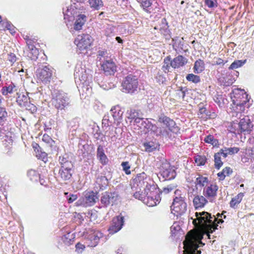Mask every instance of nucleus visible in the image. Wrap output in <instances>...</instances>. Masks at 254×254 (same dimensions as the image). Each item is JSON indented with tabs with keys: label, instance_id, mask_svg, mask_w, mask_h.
<instances>
[{
	"label": "nucleus",
	"instance_id": "f257e3e1",
	"mask_svg": "<svg viewBox=\"0 0 254 254\" xmlns=\"http://www.w3.org/2000/svg\"><path fill=\"white\" fill-rule=\"evenodd\" d=\"M222 214L218 213L217 217L211 216L207 212H196V218L193 220L194 230H191L185 236V238H203L206 235L208 238H210V234L217 229L218 224L222 223L224 221L221 218Z\"/></svg>",
	"mask_w": 254,
	"mask_h": 254
},
{
	"label": "nucleus",
	"instance_id": "f03ea898",
	"mask_svg": "<svg viewBox=\"0 0 254 254\" xmlns=\"http://www.w3.org/2000/svg\"><path fill=\"white\" fill-rule=\"evenodd\" d=\"M233 104V111L232 113L233 118L240 119V121L234 119L232 126L234 127L238 125V130L244 134H249L252 130L254 125L250 117L244 116L243 118L242 113L244 111L246 105L248 104L249 100L248 95L244 90L238 89L233 91V96L231 97Z\"/></svg>",
	"mask_w": 254,
	"mask_h": 254
},
{
	"label": "nucleus",
	"instance_id": "7ed1b4c3",
	"mask_svg": "<svg viewBox=\"0 0 254 254\" xmlns=\"http://www.w3.org/2000/svg\"><path fill=\"white\" fill-rule=\"evenodd\" d=\"M133 184L131 187L132 190L134 189H138L140 190L143 189L145 193L148 194V191L152 192L156 190V186L154 182L147 176L144 173L139 174L133 180Z\"/></svg>",
	"mask_w": 254,
	"mask_h": 254
},
{
	"label": "nucleus",
	"instance_id": "20e7f679",
	"mask_svg": "<svg viewBox=\"0 0 254 254\" xmlns=\"http://www.w3.org/2000/svg\"><path fill=\"white\" fill-rule=\"evenodd\" d=\"M91 72L92 71L89 69L86 68L84 65H77L74 73L76 82H79V85H81L82 87L89 90L88 86L92 80Z\"/></svg>",
	"mask_w": 254,
	"mask_h": 254
},
{
	"label": "nucleus",
	"instance_id": "39448f33",
	"mask_svg": "<svg viewBox=\"0 0 254 254\" xmlns=\"http://www.w3.org/2000/svg\"><path fill=\"white\" fill-rule=\"evenodd\" d=\"M59 162L61 166L59 171L61 178L64 180H69L71 177L73 168L70 159L67 154H64L60 157Z\"/></svg>",
	"mask_w": 254,
	"mask_h": 254
},
{
	"label": "nucleus",
	"instance_id": "423d86ee",
	"mask_svg": "<svg viewBox=\"0 0 254 254\" xmlns=\"http://www.w3.org/2000/svg\"><path fill=\"white\" fill-rule=\"evenodd\" d=\"M202 239H184L182 242L184 249L183 254H200L201 250H198L204 245Z\"/></svg>",
	"mask_w": 254,
	"mask_h": 254
},
{
	"label": "nucleus",
	"instance_id": "0eeeda50",
	"mask_svg": "<svg viewBox=\"0 0 254 254\" xmlns=\"http://www.w3.org/2000/svg\"><path fill=\"white\" fill-rule=\"evenodd\" d=\"M52 104L58 109L63 110L69 103L67 94L61 91L54 90L52 93Z\"/></svg>",
	"mask_w": 254,
	"mask_h": 254
},
{
	"label": "nucleus",
	"instance_id": "6e6552de",
	"mask_svg": "<svg viewBox=\"0 0 254 254\" xmlns=\"http://www.w3.org/2000/svg\"><path fill=\"white\" fill-rule=\"evenodd\" d=\"M187 205L183 197H176L171 206L172 213L177 216L184 214L187 210Z\"/></svg>",
	"mask_w": 254,
	"mask_h": 254
},
{
	"label": "nucleus",
	"instance_id": "1a4fd4ad",
	"mask_svg": "<svg viewBox=\"0 0 254 254\" xmlns=\"http://www.w3.org/2000/svg\"><path fill=\"white\" fill-rule=\"evenodd\" d=\"M123 91L126 93H133L138 87V79L135 75H127L122 83Z\"/></svg>",
	"mask_w": 254,
	"mask_h": 254
},
{
	"label": "nucleus",
	"instance_id": "9d476101",
	"mask_svg": "<svg viewBox=\"0 0 254 254\" xmlns=\"http://www.w3.org/2000/svg\"><path fill=\"white\" fill-rule=\"evenodd\" d=\"M160 174L165 180H171L175 178L176 173L174 166L171 165L165 160L162 162L160 168Z\"/></svg>",
	"mask_w": 254,
	"mask_h": 254
},
{
	"label": "nucleus",
	"instance_id": "9b49d317",
	"mask_svg": "<svg viewBox=\"0 0 254 254\" xmlns=\"http://www.w3.org/2000/svg\"><path fill=\"white\" fill-rule=\"evenodd\" d=\"M52 74V69L48 66H42L36 70L37 79L44 83L50 82Z\"/></svg>",
	"mask_w": 254,
	"mask_h": 254
},
{
	"label": "nucleus",
	"instance_id": "f8f14e48",
	"mask_svg": "<svg viewBox=\"0 0 254 254\" xmlns=\"http://www.w3.org/2000/svg\"><path fill=\"white\" fill-rule=\"evenodd\" d=\"M97 194L98 193L96 192H85L84 196L76 202L77 205H83L85 207L93 205L98 199Z\"/></svg>",
	"mask_w": 254,
	"mask_h": 254
},
{
	"label": "nucleus",
	"instance_id": "ddd939ff",
	"mask_svg": "<svg viewBox=\"0 0 254 254\" xmlns=\"http://www.w3.org/2000/svg\"><path fill=\"white\" fill-rule=\"evenodd\" d=\"M92 42V38L88 34L79 35L74 40V43L81 51L88 49Z\"/></svg>",
	"mask_w": 254,
	"mask_h": 254
},
{
	"label": "nucleus",
	"instance_id": "4468645a",
	"mask_svg": "<svg viewBox=\"0 0 254 254\" xmlns=\"http://www.w3.org/2000/svg\"><path fill=\"white\" fill-rule=\"evenodd\" d=\"M124 216L121 214L114 217L113 219L111 225L108 229L109 233L113 234L120 231L124 225Z\"/></svg>",
	"mask_w": 254,
	"mask_h": 254
},
{
	"label": "nucleus",
	"instance_id": "2eb2a0df",
	"mask_svg": "<svg viewBox=\"0 0 254 254\" xmlns=\"http://www.w3.org/2000/svg\"><path fill=\"white\" fill-rule=\"evenodd\" d=\"M168 27L169 26L166 19L165 18H162L159 24L154 27V29L159 30V32L165 39H169L171 37V32Z\"/></svg>",
	"mask_w": 254,
	"mask_h": 254
},
{
	"label": "nucleus",
	"instance_id": "dca6fc26",
	"mask_svg": "<svg viewBox=\"0 0 254 254\" xmlns=\"http://www.w3.org/2000/svg\"><path fill=\"white\" fill-rule=\"evenodd\" d=\"M148 192L149 194L146 195L143 202L150 207L156 205L159 203V197L156 196L158 193L157 189L156 188V190H153L152 192L151 191H148Z\"/></svg>",
	"mask_w": 254,
	"mask_h": 254
},
{
	"label": "nucleus",
	"instance_id": "f3484780",
	"mask_svg": "<svg viewBox=\"0 0 254 254\" xmlns=\"http://www.w3.org/2000/svg\"><path fill=\"white\" fill-rule=\"evenodd\" d=\"M133 123L134 126L138 127V129H142L144 132L149 131V127L151 123L147 119H144L143 118H137L134 121Z\"/></svg>",
	"mask_w": 254,
	"mask_h": 254
},
{
	"label": "nucleus",
	"instance_id": "a211bd4d",
	"mask_svg": "<svg viewBox=\"0 0 254 254\" xmlns=\"http://www.w3.org/2000/svg\"><path fill=\"white\" fill-rule=\"evenodd\" d=\"M100 64L102 69L107 75L112 74L116 71L115 64L110 58Z\"/></svg>",
	"mask_w": 254,
	"mask_h": 254
},
{
	"label": "nucleus",
	"instance_id": "6ab92c4d",
	"mask_svg": "<svg viewBox=\"0 0 254 254\" xmlns=\"http://www.w3.org/2000/svg\"><path fill=\"white\" fill-rule=\"evenodd\" d=\"M218 187L215 184H212L205 187L203 191V195L212 200L217 194Z\"/></svg>",
	"mask_w": 254,
	"mask_h": 254
},
{
	"label": "nucleus",
	"instance_id": "aec40b11",
	"mask_svg": "<svg viewBox=\"0 0 254 254\" xmlns=\"http://www.w3.org/2000/svg\"><path fill=\"white\" fill-rule=\"evenodd\" d=\"M63 13L64 19H67L69 21L73 20L75 16L77 14V9L75 3L71 5L70 7H67L66 10L63 8Z\"/></svg>",
	"mask_w": 254,
	"mask_h": 254
},
{
	"label": "nucleus",
	"instance_id": "412c9836",
	"mask_svg": "<svg viewBox=\"0 0 254 254\" xmlns=\"http://www.w3.org/2000/svg\"><path fill=\"white\" fill-rule=\"evenodd\" d=\"M118 197L116 193L105 192L101 198V203L105 206L108 205L111 202L115 201Z\"/></svg>",
	"mask_w": 254,
	"mask_h": 254
},
{
	"label": "nucleus",
	"instance_id": "4be33fe9",
	"mask_svg": "<svg viewBox=\"0 0 254 254\" xmlns=\"http://www.w3.org/2000/svg\"><path fill=\"white\" fill-rule=\"evenodd\" d=\"M158 122L161 123H163L166 127L171 131H174L175 129V123L174 121L169 118L165 116L164 115H161L159 117Z\"/></svg>",
	"mask_w": 254,
	"mask_h": 254
},
{
	"label": "nucleus",
	"instance_id": "5701e85b",
	"mask_svg": "<svg viewBox=\"0 0 254 254\" xmlns=\"http://www.w3.org/2000/svg\"><path fill=\"white\" fill-rule=\"evenodd\" d=\"M31 43L30 41L27 42L28 49L27 56L32 60H36L39 55V50Z\"/></svg>",
	"mask_w": 254,
	"mask_h": 254
},
{
	"label": "nucleus",
	"instance_id": "b1692460",
	"mask_svg": "<svg viewBox=\"0 0 254 254\" xmlns=\"http://www.w3.org/2000/svg\"><path fill=\"white\" fill-rule=\"evenodd\" d=\"M110 114L114 120V123L118 124L122 120L123 112L121 110L120 107L116 106L111 109Z\"/></svg>",
	"mask_w": 254,
	"mask_h": 254
},
{
	"label": "nucleus",
	"instance_id": "393cba45",
	"mask_svg": "<svg viewBox=\"0 0 254 254\" xmlns=\"http://www.w3.org/2000/svg\"><path fill=\"white\" fill-rule=\"evenodd\" d=\"M187 62L186 58L182 56H178L174 58L170 63L171 66L174 68L183 66Z\"/></svg>",
	"mask_w": 254,
	"mask_h": 254
},
{
	"label": "nucleus",
	"instance_id": "a878e982",
	"mask_svg": "<svg viewBox=\"0 0 254 254\" xmlns=\"http://www.w3.org/2000/svg\"><path fill=\"white\" fill-rule=\"evenodd\" d=\"M149 131L154 133L156 136H166L168 134L167 130L163 127H158L152 123L149 127Z\"/></svg>",
	"mask_w": 254,
	"mask_h": 254
},
{
	"label": "nucleus",
	"instance_id": "bb28decb",
	"mask_svg": "<svg viewBox=\"0 0 254 254\" xmlns=\"http://www.w3.org/2000/svg\"><path fill=\"white\" fill-rule=\"evenodd\" d=\"M172 236L179 238L183 235V231L178 222H174L170 228Z\"/></svg>",
	"mask_w": 254,
	"mask_h": 254
},
{
	"label": "nucleus",
	"instance_id": "cd10ccee",
	"mask_svg": "<svg viewBox=\"0 0 254 254\" xmlns=\"http://www.w3.org/2000/svg\"><path fill=\"white\" fill-rule=\"evenodd\" d=\"M240 150L239 148L234 147H224L220 150L221 153H222V156L224 158L227 157L228 155H232L236 153H237Z\"/></svg>",
	"mask_w": 254,
	"mask_h": 254
},
{
	"label": "nucleus",
	"instance_id": "c85d7f7f",
	"mask_svg": "<svg viewBox=\"0 0 254 254\" xmlns=\"http://www.w3.org/2000/svg\"><path fill=\"white\" fill-rule=\"evenodd\" d=\"M207 202L205 198L202 195H196L193 199V203L195 208L202 207Z\"/></svg>",
	"mask_w": 254,
	"mask_h": 254
},
{
	"label": "nucleus",
	"instance_id": "c756f323",
	"mask_svg": "<svg viewBox=\"0 0 254 254\" xmlns=\"http://www.w3.org/2000/svg\"><path fill=\"white\" fill-rule=\"evenodd\" d=\"M86 16L84 14H78L77 15L74 25V29L76 30L81 29L82 26L86 21Z\"/></svg>",
	"mask_w": 254,
	"mask_h": 254
},
{
	"label": "nucleus",
	"instance_id": "7c9ffc66",
	"mask_svg": "<svg viewBox=\"0 0 254 254\" xmlns=\"http://www.w3.org/2000/svg\"><path fill=\"white\" fill-rule=\"evenodd\" d=\"M97 155L103 165H105L108 163V159L104 153L103 147L101 145H99L97 148Z\"/></svg>",
	"mask_w": 254,
	"mask_h": 254
},
{
	"label": "nucleus",
	"instance_id": "2f4dec72",
	"mask_svg": "<svg viewBox=\"0 0 254 254\" xmlns=\"http://www.w3.org/2000/svg\"><path fill=\"white\" fill-rule=\"evenodd\" d=\"M16 91L17 88L13 83H11L8 86L3 87L1 89L2 94L4 96H6L8 94H12Z\"/></svg>",
	"mask_w": 254,
	"mask_h": 254
},
{
	"label": "nucleus",
	"instance_id": "473e14b6",
	"mask_svg": "<svg viewBox=\"0 0 254 254\" xmlns=\"http://www.w3.org/2000/svg\"><path fill=\"white\" fill-rule=\"evenodd\" d=\"M4 28H6L7 30H9L11 34L15 33V27L9 21H0V29L4 30Z\"/></svg>",
	"mask_w": 254,
	"mask_h": 254
},
{
	"label": "nucleus",
	"instance_id": "72a5a7b5",
	"mask_svg": "<svg viewBox=\"0 0 254 254\" xmlns=\"http://www.w3.org/2000/svg\"><path fill=\"white\" fill-rule=\"evenodd\" d=\"M204 69V62L201 60H197L194 65L193 71L195 73H200Z\"/></svg>",
	"mask_w": 254,
	"mask_h": 254
},
{
	"label": "nucleus",
	"instance_id": "f704fd0d",
	"mask_svg": "<svg viewBox=\"0 0 254 254\" xmlns=\"http://www.w3.org/2000/svg\"><path fill=\"white\" fill-rule=\"evenodd\" d=\"M28 93H26V95L18 94L17 93V97L16 101L21 106L25 105V104L28 102L29 100V97L28 96Z\"/></svg>",
	"mask_w": 254,
	"mask_h": 254
},
{
	"label": "nucleus",
	"instance_id": "c9c22d12",
	"mask_svg": "<svg viewBox=\"0 0 254 254\" xmlns=\"http://www.w3.org/2000/svg\"><path fill=\"white\" fill-rule=\"evenodd\" d=\"M244 196L243 193H239L234 197H233L230 201V206L233 208H235L236 205L239 204Z\"/></svg>",
	"mask_w": 254,
	"mask_h": 254
},
{
	"label": "nucleus",
	"instance_id": "e433bc0d",
	"mask_svg": "<svg viewBox=\"0 0 254 254\" xmlns=\"http://www.w3.org/2000/svg\"><path fill=\"white\" fill-rule=\"evenodd\" d=\"M221 156H222V153H221L220 151L215 153L214 156L215 167L217 169H219L223 164L221 160Z\"/></svg>",
	"mask_w": 254,
	"mask_h": 254
},
{
	"label": "nucleus",
	"instance_id": "4c0bfd02",
	"mask_svg": "<svg viewBox=\"0 0 254 254\" xmlns=\"http://www.w3.org/2000/svg\"><path fill=\"white\" fill-rule=\"evenodd\" d=\"M88 2L90 7L96 10L100 9L103 5L102 0H88Z\"/></svg>",
	"mask_w": 254,
	"mask_h": 254
},
{
	"label": "nucleus",
	"instance_id": "58836bf2",
	"mask_svg": "<svg viewBox=\"0 0 254 254\" xmlns=\"http://www.w3.org/2000/svg\"><path fill=\"white\" fill-rule=\"evenodd\" d=\"M208 182V178L201 175H198L196 178L195 183L196 185L199 187H204L207 185Z\"/></svg>",
	"mask_w": 254,
	"mask_h": 254
},
{
	"label": "nucleus",
	"instance_id": "ea45409f",
	"mask_svg": "<svg viewBox=\"0 0 254 254\" xmlns=\"http://www.w3.org/2000/svg\"><path fill=\"white\" fill-rule=\"evenodd\" d=\"M10 132H6L5 133L4 132H2L1 130L0 131V137L1 139H3V142H7L8 144H10L12 142L13 139L11 135Z\"/></svg>",
	"mask_w": 254,
	"mask_h": 254
},
{
	"label": "nucleus",
	"instance_id": "a19ab883",
	"mask_svg": "<svg viewBox=\"0 0 254 254\" xmlns=\"http://www.w3.org/2000/svg\"><path fill=\"white\" fill-rule=\"evenodd\" d=\"M132 191H135V192L133 193L134 197L135 198L138 199L143 202L145 198V197H146V195L148 194L145 193V191H144L143 193L142 192L141 193H140V192L141 190L138 189H134L133 190H132Z\"/></svg>",
	"mask_w": 254,
	"mask_h": 254
},
{
	"label": "nucleus",
	"instance_id": "79ce46f5",
	"mask_svg": "<svg viewBox=\"0 0 254 254\" xmlns=\"http://www.w3.org/2000/svg\"><path fill=\"white\" fill-rule=\"evenodd\" d=\"M247 60H235L229 67V69H235L242 67L246 63Z\"/></svg>",
	"mask_w": 254,
	"mask_h": 254
},
{
	"label": "nucleus",
	"instance_id": "37998d69",
	"mask_svg": "<svg viewBox=\"0 0 254 254\" xmlns=\"http://www.w3.org/2000/svg\"><path fill=\"white\" fill-rule=\"evenodd\" d=\"M28 176L30 179L34 182H37L40 179L39 174L34 170H30L28 172Z\"/></svg>",
	"mask_w": 254,
	"mask_h": 254
},
{
	"label": "nucleus",
	"instance_id": "c03bdc74",
	"mask_svg": "<svg viewBox=\"0 0 254 254\" xmlns=\"http://www.w3.org/2000/svg\"><path fill=\"white\" fill-rule=\"evenodd\" d=\"M144 146L146 151L152 152L158 147V144L153 142L144 143Z\"/></svg>",
	"mask_w": 254,
	"mask_h": 254
},
{
	"label": "nucleus",
	"instance_id": "a18cd8bd",
	"mask_svg": "<svg viewBox=\"0 0 254 254\" xmlns=\"http://www.w3.org/2000/svg\"><path fill=\"white\" fill-rule=\"evenodd\" d=\"M107 52L105 51H99L98 52L97 59L98 61L100 62V63H102L110 59V58L107 56Z\"/></svg>",
	"mask_w": 254,
	"mask_h": 254
},
{
	"label": "nucleus",
	"instance_id": "49530a36",
	"mask_svg": "<svg viewBox=\"0 0 254 254\" xmlns=\"http://www.w3.org/2000/svg\"><path fill=\"white\" fill-rule=\"evenodd\" d=\"M186 79L189 81H191L194 83H197L200 81V78L199 76L192 73L188 74L186 76Z\"/></svg>",
	"mask_w": 254,
	"mask_h": 254
},
{
	"label": "nucleus",
	"instance_id": "de8ad7c7",
	"mask_svg": "<svg viewBox=\"0 0 254 254\" xmlns=\"http://www.w3.org/2000/svg\"><path fill=\"white\" fill-rule=\"evenodd\" d=\"M140 4L141 6L144 9L146 10L147 8L149 7L152 3V0H136Z\"/></svg>",
	"mask_w": 254,
	"mask_h": 254
},
{
	"label": "nucleus",
	"instance_id": "09e8293b",
	"mask_svg": "<svg viewBox=\"0 0 254 254\" xmlns=\"http://www.w3.org/2000/svg\"><path fill=\"white\" fill-rule=\"evenodd\" d=\"M204 141L206 143L211 144L213 146H215L218 143L217 140L214 139V136L212 135H208L206 136L204 139Z\"/></svg>",
	"mask_w": 254,
	"mask_h": 254
},
{
	"label": "nucleus",
	"instance_id": "8fccbe9b",
	"mask_svg": "<svg viewBox=\"0 0 254 254\" xmlns=\"http://www.w3.org/2000/svg\"><path fill=\"white\" fill-rule=\"evenodd\" d=\"M17 58L14 53L9 52L7 54V61L9 62L10 65H13L17 61Z\"/></svg>",
	"mask_w": 254,
	"mask_h": 254
},
{
	"label": "nucleus",
	"instance_id": "3c124183",
	"mask_svg": "<svg viewBox=\"0 0 254 254\" xmlns=\"http://www.w3.org/2000/svg\"><path fill=\"white\" fill-rule=\"evenodd\" d=\"M204 2L205 5L210 8L216 7L218 5L217 0H204Z\"/></svg>",
	"mask_w": 254,
	"mask_h": 254
},
{
	"label": "nucleus",
	"instance_id": "603ef678",
	"mask_svg": "<svg viewBox=\"0 0 254 254\" xmlns=\"http://www.w3.org/2000/svg\"><path fill=\"white\" fill-rule=\"evenodd\" d=\"M42 140L46 143L48 144L50 146H53L55 142L52 138L47 134H44L43 135Z\"/></svg>",
	"mask_w": 254,
	"mask_h": 254
},
{
	"label": "nucleus",
	"instance_id": "864d4df0",
	"mask_svg": "<svg viewBox=\"0 0 254 254\" xmlns=\"http://www.w3.org/2000/svg\"><path fill=\"white\" fill-rule=\"evenodd\" d=\"M96 182L100 185L103 186L108 184V179L105 176H101L97 178Z\"/></svg>",
	"mask_w": 254,
	"mask_h": 254
},
{
	"label": "nucleus",
	"instance_id": "5fc2aeb1",
	"mask_svg": "<svg viewBox=\"0 0 254 254\" xmlns=\"http://www.w3.org/2000/svg\"><path fill=\"white\" fill-rule=\"evenodd\" d=\"M195 162L198 166L204 165L206 162V158L203 156H197L195 157Z\"/></svg>",
	"mask_w": 254,
	"mask_h": 254
},
{
	"label": "nucleus",
	"instance_id": "6e6d98bb",
	"mask_svg": "<svg viewBox=\"0 0 254 254\" xmlns=\"http://www.w3.org/2000/svg\"><path fill=\"white\" fill-rule=\"evenodd\" d=\"M128 118L131 120H134L138 117V113L135 110L131 109L127 112Z\"/></svg>",
	"mask_w": 254,
	"mask_h": 254
},
{
	"label": "nucleus",
	"instance_id": "4d7b16f0",
	"mask_svg": "<svg viewBox=\"0 0 254 254\" xmlns=\"http://www.w3.org/2000/svg\"><path fill=\"white\" fill-rule=\"evenodd\" d=\"M183 38H180L178 37H176L175 38L173 39V41L174 42L173 43V47L175 48V47H181L182 46H183Z\"/></svg>",
	"mask_w": 254,
	"mask_h": 254
},
{
	"label": "nucleus",
	"instance_id": "13d9d810",
	"mask_svg": "<svg viewBox=\"0 0 254 254\" xmlns=\"http://www.w3.org/2000/svg\"><path fill=\"white\" fill-rule=\"evenodd\" d=\"M98 239H86L85 245L87 247H94L98 244Z\"/></svg>",
	"mask_w": 254,
	"mask_h": 254
},
{
	"label": "nucleus",
	"instance_id": "bf43d9fd",
	"mask_svg": "<svg viewBox=\"0 0 254 254\" xmlns=\"http://www.w3.org/2000/svg\"><path fill=\"white\" fill-rule=\"evenodd\" d=\"M123 170L125 172L126 174L129 175L130 174V166L128 162H123L121 164Z\"/></svg>",
	"mask_w": 254,
	"mask_h": 254
},
{
	"label": "nucleus",
	"instance_id": "052dcab7",
	"mask_svg": "<svg viewBox=\"0 0 254 254\" xmlns=\"http://www.w3.org/2000/svg\"><path fill=\"white\" fill-rule=\"evenodd\" d=\"M85 244H82L80 243H78L75 245V251L78 254H81L85 248Z\"/></svg>",
	"mask_w": 254,
	"mask_h": 254
},
{
	"label": "nucleus",
	"instance_id": "680f3d73",
	"mask_svg": "<svg viewBox=\"0 0 254 254\" xmlns=\"http://www.w3.org/2000/svg\"><path fill=\"white\" fill-rule=\"evenodd\" d=\"M232 173V170L230 167H226L223 169V171L221 172V175H223L221 180L224 179L226 176H229Z\"/></svg>",
	"mask_w": 254,
	"mask_h": 254
},
{
	"label": "nucleus",
	"instance_id": "e2e57ef3",
	"mask_svg": "<svg viewBox=\"0 0 254 254\" xmlns=\"http://www.w3.org/2000/svg\"><path fill=\"white\" fill-rule=\"evenodd\" d=\"M93 135L95 138L99 139L101 136V133L100 131L98 126L95 127L93 128Z\"/></svg>",
	"mask_w": 254,
	"mask_h": 254
},
{
	"label": "nucleus",
	"instance_id": "0e129e2a",
	"mask_svg": "<svg viewBox=\"0 0 254 254\" xmlns=\"http://www.w3.org/2000/svg\"><path fill=\"white\" fill-rule=\"evenodd\" d=\"M198 115L200 118H205L207 116L205 108H200Z\"/></svg>",
	"mask_w": 254,
	"mask_h": 254
},
{
	"label": "nucleus",
	"instance_id": "69168bd1",
	"mask_svg": "<svg viewBox=\"0 0 254 254\" xmlns=\"http://www.w3.org/2000/svg\"><path fill=\"white\" fill-rule=\"evenodd\" d=\"M7 117V112L4 108L0 107V121L3 120Z\"/></svg>",
	"mask_w": 254,
	"mask_h": 254
},
{
	"label": "nucleus",
	"instance_id": "338daca9",
	"mask_svg": "<svg viewBox=\"0 0 254 254\" xmlns=\"http://www.w3.org/2000/svg\"><path fill=\"white\" fill-rule=\"evenodd\" d=\"M174 186H168L167 187L163 188L161 193H164L165 194L168 193L171 191L172 190H174Z\"/></svg>",
	"mask_w": 254,
	"mask_h": 254
},
{
	"label": "nucleus",
	"instance_id": "774afa93",
	"mask_svg": "<svg viewBox=\"0 0 254 254\" xmlns=\"http://www.w3.org/2000/svg\"><path fill=\"white\" fill-rule=\"evenodd\" d=\"M114 31V28L112 26L108 25L105 29V34L109 36H110Z\"/></svg>",
	"mask_w": 254,
	"mask_h": 254
}]
</instances>
